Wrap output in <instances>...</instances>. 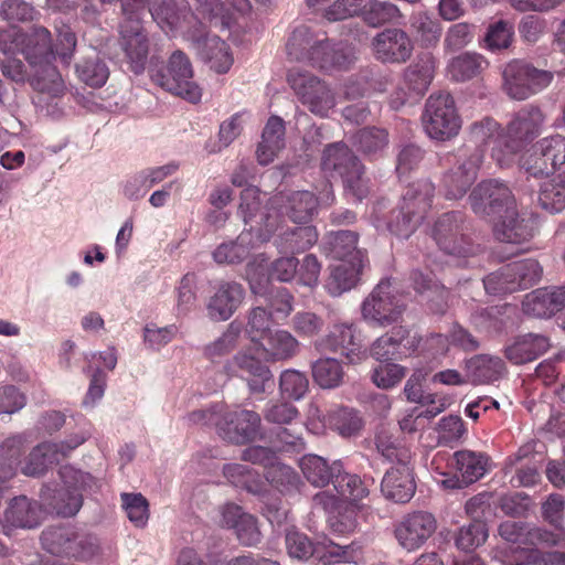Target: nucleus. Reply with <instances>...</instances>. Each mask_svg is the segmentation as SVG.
Masks as SVG:
<instances>
[{
	"label": "nucleus",
	"mask_w": 565,
	"mask_h": 565,
	"mask_svg": "<svg viewBox=\"0 0 565 565\" xmlns=\"http://www.w3.org/2000/svg\"><path fill=\"white\" fill-rule=\"evenodd\" d=\"M408 330L399 327L377 338L371 345V356L380 362L399 360L407 356L415 348V340H409V347L404 343Z\"/></svg>",
	"instance_id": "obj_29"
},
{
	"label": "nucleus",
	"mask_w": 565,
	"mask_h": 565,
	"mask_svg": "<svg viewBox=\"0 0 565 565\" xmlns=\"http://www.w3.org/2000/svg\"><path fill=\"white\" fill-rule=\"evenodd\" d=\"M78 78L92 87L103 86L109 75L108 67L97 57L87 58L76 65Z\"/></svg>",
	"instance_id": "obj_63"
},
{
	"label": "nucleus",
	"mask_w": 565,
	"mask_h": 565,
	"mask_svg": "<svg viewBox=\"0 0 565 565\" xmlns=\"http://www.w3.org/2000/svg\"><path fill=\"white\" fill-rule=\"evenodd\" d=\"M241 333L242 324L231 322L216 340L205 345L204 355L212 362L221 360L237 347Z\"/></svg>",
	"instance_id": "obj_52"
},
{
	"label": "nucleus",
	"mask_w": 565,
	"mask_h": 565,
	"mask_svg": "<svg viewBox=\"0 0 565 565\" xmlns=\"http://www.w3.org/2000/svg\"><path fill=\"white\" fill-rule=\"evenodd\" d=\"M361 18L369 26L379 28L397 21L401 11L396 4L388 1L366 0Z\"/></svg>",
	"instance_id": "obj_49"
},
{
	"label": "nucleus",
	"mask_w": 565,
	"mask_h": 565,
	"mask_svg": "<svg viewBox=\"0 0 565 565\" xmlns=\"http://www.w3.org/2000/svg\"><path fill=\"white\" fill-rule=\"evenodd\" d=\"M537 202L543 210L550 213H558L565 209V172L557 179L542 184Z\"/></svg>",
	"instance_id": "obj_50"
},
{
	"label": "nucleus",
	"mask_w": 565,
	"mask_h": 565,
	"mask_svg": "<svg viewBox=\"0 0 565 565\" xmlns=\"http://www.w3.org/2000/svg\"><path fill=\"white\" fill-rule=\"evenodd\" d=\"M87 431H79L71 435L66 440L61 443H43L29 454L22 472L26 476H41L51 465L60 462L66 458L68 454L84 444L88 438Z\"/></svg>",
	"instance_id": "obj_14"
},
{
	"label": "nucleus",
	"mask_w": 565,
	"mask_h": 565,
	"mask_svg": "<svg viewBox=\"0 0 565 565\" xmlns=\"http://www.w3.org/2000/svg\"><path fill=\"white\" fill-rule=\"evenodd\" d=\"M245 297L243 286L236 281H222L206 303L207 316L213 321H226L238 309Z\"/></svg>",
	"instance_id": "obj_24"
},
{
	"label": "nucleus",
	"mask_w": 565,
	"mask_h": 565,
	"mask_svg": "<svg viewBox=\"0 0 565 565\" xmlns=\"http://www.w3.org/2000/svg\"><path fill=\"white\" fill-rule=\"evenodd\" d=\"M365 262H341L332 266L326 288L328 292L338 297L355 287Z\"/></svg>",
	"instance_id": "obj_41"
},
{
	"label": "nucleus",
	"mask_w": 565,
	"mask_h": 565,
	"mask_svg": "<svg viewBox=\"0 0 565 565\" xmlns=\"http://www.w3.org/2000/svg\"><path fill=\"white\" fill-rule=\"evenodd\" d=\"M493 223L494 237L503 243L521 244L531 239L535 232V222L531 217L520 215L515 209H508L497 216Z\"/></svg>",
	"instance_id": "obj_22"
},
{
	"label": "nucleus",
	"mask_w": 565,
	"mask_h": 565,
	"mask_svg": "<svg viewBox=\"0 0 565 565\" xmlns=\"http://www.w3.org/2000/svg\"><path fill=\"white\" fill-rule=\"evenodd\" d=\"M361 166L358 157L343 142L330 143L323 150L321 168L331 177L338 175L342 179Z\"/></svg>",
	"instance_id": "obj_32"
},
{
	"label": "nucleus",
	"mask_w": 565,
	"mask_h": 565,
	"mask_svg": "<svg viewBox=\"0 0 565 565\" xmlns=\"http://www.w3.org/2000/svg\"><path fill=\"white\" fill-rule=\"evenodd\" d=\"M553 79L548 71L523 61H512L503 70V88L513 99L524 100L547 87Z\"/></svg>",
	"instance_id": "obj_10"
},
{
	"label": "nucleus",
	"mask_w": 565,
	"mask_h": 565,
	"mask_svg": "<svg viewBox=\"0 0 565 565\" xmlns=\"http://www.w3.org/2000/svg\"><path fill=\"white\" fill-rule=\"evenodd\" d=\"M342 468L341 461H333L329 465L328 461L317 455H306L300 460V469L305 478L315 487H324L332 482L334 475Z\"/></svg>",
	"instance_id": "obj_43"
},
{
	"label": "nucleus",
	"mask_w": 565,
	"mask_h": 565,
	"mask_svg": "<svg viewBox=\"0 0 565 565\" xmlns=\"http://www.w3.org/2000/svg\"><path fill=\"white\" fill-rule=\"evenodd\" d=\"M375 57L384 63H405L413 54L414 45L407 33L391 28L377 33L372 40Z\"/></svg>",
	"instance_id": "obj_20"
},
{
	"label": "nucleus",
	"mask_w": 565,
	"mask_h": 565,
	"mask_svg": "<svg viewBox=\"0 0 565 565\" xmlns=\"http://www.w3.org/2000/svg\"><path fill=\"white\" fill-rule=\"evenodd\" d=\"M312 377L322 388H334L343 380V369L335 359H319L311 365Z\"/></svg>",
	"instance_id": "obj_55"
},
{
	"label": "nucleus",
	"mask_w": 565,
	"mask_h": 565,
	"mask_svg": "<svg viewBox=\"0 0 565 565\" xmlns=\"http://www.w3.org/2000/svg\"><path fill=\"white\" fill-rule=\"evenodd\" d=\"M512 472L510 483L513 487H531L539 482V462L532 445H523L507 459L505 473Z\"/></svg>",
	"instance_id": "obj_26"
},
{
	"label": "nucleus",
	"mask_w": 565,
	"mask_h": 565,
	"mask_svg": "<svg viewBox=\"0 0 565 565\" xmlns=\"http://www.w3.org/2000/svg\"><path fill=\"white\" fill-rule=\"evenodd\" d=\"M435 185L429 180H419L407 186L402 206L425 220L431 209Z\"/></svg>",
	"instance_id": "obj_45"
},
{
	"label": "nucleus",
	"mask_w": 565,
	"mask_h": 565,
	"mask_svg": "<svg viewBox=\"0 0 565 565\" xmlns=\"http://www.w3.org/2000/svg\"><path fill=\"white\" fill-rule=\"evenodd\" d=\"M332 484L340 497L351 502H358L369 494V490L361 478L343 471V467L334 475Z\"/></svg>",
	"instance_id": "obj_56"
},
{
	"label": "nucleus",
	"mask_w": 565,
	"mask_h": 565,
	"mask_svg": "<svg viewBox=\"0 0 565 565\" xmlns=\"http://www.w3.org/2000/svg\"><path fill=\"white\" fill-rule=\"evenodd\" d=\"M411 28L424 47L436 46L440 40L441 24L425 12H418L412 17Z\"/></svg>",
	"instance_id": "obj_53"
},
{
	"label": "nucleus",
	"mask_w": 565,
	"mask_h": 565,
	"mask_svg": "<svg viewBox=\"0 0 565 565\" xmlns=\"http://www.w3.org/2000/svg\"><path fill=\"white\" fill-rule=\"evenodd\" d=\"M483 159V150L469 145L447 156L446 161L451 167L444 172L440 180V189L447 200H460L467 194L478 178Z\"/></svg>",
	"instance_id": "obj_2"
},
{
	"label": "nucleus",
	"mask_w": 565,
	"mask_h": 565,
	"mask_svg": "<svg viewBox=\"0 0 565 565\" xmlns=\"http://www.w3.org/2000/svg\"><path fill=\"white\" fill-rule=\"evenodd\" d=\"M386 209L385 201H379L374 204L371 212V218L377 230H387L390 233L399 238H408L424 221L420 216L413 214L404 206L392 210L387 217L384 213Z\"/></svg>",
	"instance_id": "obj_21"
},
{
	"label": "nucleus",
	"mask_w": 565,
	"mask_h": 565,
	"mask_svg": "<svg viewBox=\"0 0 565 565\" xmlns=\"http://www.w3.org/2000/svg\"><path fill=\"white\" fill-rule=\"evenodd\" d=\"M198 52L201 58L220 74L226 73L233 64L230 46L217 35H206L199 40Z\"/></svg>",
	"instance_id": "obj_36"
},
{
	"label": "nucleus",
	"mask_w": 565,
	"mask_h": 565,
	"mask_svg": "<svg viewBox=\"0 0 565 565\" xmlns=\"http://www.w3.org/2000/svg\"><path fill=\"white\" fill-rule=\"evenodd\" d=\"M469 202L476 215L490 222L508 209H512L515 199L504 182L483 180L471 191Z\"/></svg>",
	"instance_id": "obj_11"
},
{
	"label": "nucleus",
	"mask_w": 565,
	"mask_h": 565,
	"mask_svg": "<svg viewBox=\"0 0 565 565\" xmlns=\"http://www.w3.org/2000/svg\"><path fill=\"white\" fill-rule=\"evenodd\" d=\"M544 121L545 116L539 107L526 105L521 108L507 127V151L502 153L500 149H494L492 158L500 166L510 164L513 156L541 134Z\"/></svg>",
	"instance_id": "obj_6"
},
{
	"label": "nucleus",
	"mask_w": 565,
	"mask_h": 565,
	"mask_svg": "<svg viewBox=\"0 0 565 565\" xmlns=\"http://www.w3.org/2000/svg\"><path fill=\"white\" fill-rule=\"evenodd\" d=\"M267 481L280 492L296 490L299 484L297 472L289 466L276 461L265 471Z\"/></svg>",
	"instance_id": "obj_61"
},
{
	"label": "nucleus",
	"mask_w": 565,
	"mask_h": 565,
	"mask_svg": "<svg viewBox=\"0 0 565 565\" xmlns=\"http://www.w3.org/2000/svg\"><path fill=\"white\" fill-rule=\"evenodd\" d=\"M262 344L265 352L276 361L294 356L298 349L297 339L286 330H274L268 332Z\"/></svg>",
	"instance_id": "obj_46"
},
{
	"label": "nucleus",
	"mask_w": 565,
	"mask_h": 565,
	"mask_svg": "<svg viewBox=\"0 0 565 565\" xmlns=\"http://www.w3.org/2000/svg\"><path fill=\"white\" fill-rule=\"evenodd\" d=\"M141 18H122L119 24V45L135 74L143 72L150 49L149 36Z\"/></svg>",
	"instance_id": "obj_13"
},
{
	"label": "nucleus",
	"mask_w": 565,
	"mask_h": 565,
	"mask_svg": "<svg viewBox=\"0 0 565 565\" xmlns=\"http://www.w3.org/2000/svg\"><path fill=\"white\" fill-rule=\"evenodd\" d=\"M565 164V137L553 135L539 140L532 152L524 158L522 168L533 177L554 173Z\"/></svg>",
	"instance_id": "obj_12"
},
{
	"label": "nucleus",
	"mask_w": 565,
	"mask_h": 565,
	"mask_svg": "<svg viewBox=\"0 0 565 565\" xmlns=\"http://www.w3.org/2000/svg\"><path fill=\"white\" fill-rule=\"evenodd\" d=\"M359 235L352 231L330 232L323 241L326 253L341 262H365L364 253L356 247Z\"/></svg>",
	"instance_id": "obj_31"
},
{
	"label": "nucleus",
	"mask_w": 565,
	"mask_h": 565,
	"mask_svg": "<svg viewBox=\"0 0 565 565\" xmlns=\"http://www.w3.org/2000/svg\"><path fill=\"white\" fill-rule=\"evenodd\" d=\"M565 501L561 494H551L542 504V518L554 527L552 533H562L557 545L565 544Z\"/></svg>",
	"instance_id": "obj_57"
},
{
	"label": "nucleus",
	"mask_w": 565,
	"mask_h": 565,
	"mask_svg": "<svg viewBox=\"0 0 565 565\" xmlns=\"http://www.w3.org/2000/svg\"><path fill=\"white\" fill-rule=\"evenodd\" d=\"M319 201L307 190L279 192L270 200V207L291 222L306 224L317 214Z\"/></svg>",
	"instance_id": "obj_17"
},
{
	"label": "nucleus",
	"mask_w": 565,
	"mask_h": 565,
	"mask_svg": "<svg viewBox=\"0 0 565 565\" xmlns=\"http://www.w3.org/2000/svg\"><path fill=\"white\" fill-rule=\"evenodd\" d=\"M4 519L13 526L32 529L40 524L41 509L26 497H17L6 510Z\"/></svg>",
	"instance_id": "obj_44"
},
{
	"label": "nucleus",
	"mask_w": 565,
	"mask_h": 565,
	"mask_svg": "<svg viewBox=\"0 0 565 565\" xmlns=\"http://www.w3.org/2000/svg\"><path fill=\"white\" fill-rule=\"evenodd\" d=\"M150 77L156 85L190 103L201 100L202 90L193 81L192 64L180 50L170 55L166 65L152 67Z\"/></svg>",
	"instance_id": "obj_4"
},
{
	"label": "nucleus",
	"mask_w": 565,
	"mask_h": 565,
	"mask_svg": "<svg viewBox=\"0 0 565 565\" xmlns=\"http://www.w3.org/2000/svg\"><path fill=\"white\" fill-rule=\"evenodd\" d=\"M433 238L446 254L469 256L473 246L463 234V215L461 212H449L441 215L433 228Z\"/></svg>",
	"instance_id": "obj_15"
},
{
	"label": "nucleus",
	"mask_w": 565,
	"mask_h": 565,
	"mask_svg": "<svg viewBox=\"0 0 565 565\" xmlns=\"http://www.w3.org/2000/svg\"><path fill=\"white\" fill-rule=\"evenodd\" d=\"M149 12L159 28L168 33L179 23V12L175 0H147Z\"/></svg>",
	"instance_id": "obj_58"
},
{
	"label": "nucleus",
	"mask_w": 565,
	"mask_h": 565,
	"mask_svg": "<svg viewBox=\"0 0 565 565\" xmlns=\"http://www.w3.org/2000/svg\"><path fill=\"white\" fill-rule=\"evenodd\" d=\"M406 309L403 297L390 279L381 280L362 303V316L374 327L385 328L396 323Z\"/></svg>",
	"instance_id": "obj_7"
},
{
	"label": "nucleus",
	"mask_w": 565,
	"mask_h": 565,
	"mask_svg": "<svg viewBox=\"0 0 565 565\" xmlns=\"http://www.w3.org/2000/svg\"><path fill=\"white\" fill-rule=\"evenodd\" d=\"M469 131L471 141L475 143L473 147H478L484 151L482 146L494 140L497 146L492 149V151L494 149H500L502 153L507 151L505 136L500 135L499 124L494 119L487 117L480 121H475L471 124Z\"/></svg>",
	"instance_id": "obj_51"
},
{
	"label": "nucleus",
	"mask_w": 565,
	"mask_h": 565,
	"mask_svg": "<svg viewBox=\"0 0 565 565\" xmlns=\"http://www.w3.org/2000/svg\"><path fill=\"white\" fill-rule=\"evenodd\" d=\"M488 539V527L483 521H472L459 529L455 537L456 546L470 552L482 545Z\"/></svg>",
	"instance_id": "obj_59"
},
{
	"label": "nucleus",
	"mask_w": 565,
	"mask_h": 565,
	"mask_svg": "<svg viewBox=\"0 0 565 565\" xmlns=\"http://www.w3.org/2000/svg\"><path fill=\"white\" fill-rule=\"evenodd\" d=\"M547 337L535 333H527L515 338L513 343L505 348V358L513 364L532 362L550 348Z\"/></svg>",
	"instance_id": "obj_33"
},
{
	"label": "nucleus",
	"mask_w": 565,
	"mask_h": 565,
	"mask_svg": "<svg viewBox=\"0 0 565 565\" xmlns=\"http://www.w3.org/2000/svg\"><path fill=\"white\" fill-rule=\"evenodd\" d=\"M64 487L54 490L52 494H43V500L57 515L70 518L75 515L83 504L82 491L98 488V480L90 473L64 466L60 469Z\"/></svg>",
	"instance_id": "obj_5"
},
{
	"label": "nucleus",
	"mask_w": 565,
	"mask_h": 565,
	"mask_svg": "<svg viewBox=\"0 0 565 565\" xmlns=\"http://www.w3.org/2000/svg\"><path fill=\"white\" fill-rule=\"evenodd\" d=\"M565 307V287L540 288L525 296L523 312L534 318H548Z\"/></svg>",
	"instance_id": "obj_27"
},
{
	"label": "nucleus",
	"mask_w": 565,
	"mask_h": 565,
	"mask_svg": "<svg viewBox=\"0 0 565 565\" xmlns=\"http://www.w3.org/2000/svg\"><path fill=\"white\" fill-rule=\"evenodd\" d=\"M489 66L484 56L477 52H463L449 60L446 71L449 78L465 83L480 76Z\"/></svg>",
	"instance_id": "obj_34"
},
{
	"label": "nucleus",
	"mask_w": 565,
	"mask_h": 565,
	"mask_svg": "<svg viewBox=\"0 0 565 565\" xmlns=\"http://www.w3.org/2000/svg\"><path fill=\"white\" fill-rule=\"evenodd\" d=\"M423 125L431 139L445 141L458 135L461 121L449 93L433 94L428 97Z\"/></svg>",
	"instance_id": "obj_9"
},
{
	"label": "nucleus",
	"mask_w": 565,
	"mask_h": 565,
	"mask_svg": "<svg viewBox=\"0 0 565 565\" xmlns=\"http://www.w3.org/2000/svg\"><path fill=\"white\" fill-rule=\"evenodd\" d=\"M476 33V25L468 22L451 24L444 38V49L448 52H456L468 46Z\"/></svg>",
	"instance_id": "obj_62"
},
{
	"label": "nucleus",
	"mask_w": 565,
	"mask_h": 565,
	"mask_svg": "<svg viewBox=\"0 0 565 565\" xmlns=\"http://www.w3.org/2000/svg\"><path fill=\"white\" fill-rule=\"evenodd\" d=\"M259 424L260 416L253 411L227 412L224 408L221 437L234 444H244L257 435Z\"/></svg>",
	"instance_id": "obj_25"
},
{
	"label": "nucleus",
	"mask_w": 565,
	"mask_h": 565,
	"mask_svg": "<svg viewBox=\"0 0 565 565\" xmlns=\"http://www.w3.org/2000/svg\"><path fill=\"white\" fill-rule=\"evenodd\" d=\"M254 248L253 226L243 231L235 241L220 244L213 252L217 264H238L245 260Z\"/></svg>",
	"instance_id": "obj_42"
},
{
	"label": "nucleus",
	"mask_w": 565,
	"mask_h": 565,
	"mask_svg": "<svg viewBox=\"0 0 565 565\" xmlns=\"http://www.w3.org/2000/svg\"><path fill=\"white\" fill-rule=\"evenodd\" d=\"M323 343L331 351L340 352L351 363L361 359L362 338L354 324H334Z\"/></svg>",
	"instance_id": "obj_30"
},
{
	"label": "nucleus",
	"mask_w": 565,
	"mask_h": 565,
	"mask_svg": "<svg viewBox=\"0 0 565 565\" xmlns=\"http://www.w3.org/2000/svg\"><path fill=\"white\" fill-rule=\"evenodd\" d=\"M25 57L30 64H40L32 79V86L40 93L39 103L44 102V95L57 97L64 92L62 77L49 57L53 54L51 34L45 28H35L29 39Z\"/></svg>",
	"instance_id": "obj_3"
},
{
	"label": "nucleus",
	"mask_w": 565,
	"mask_h": 565,
	"mask_svg": "<svg viewBox=\"0 0 565 565\" xmlns=\"http://www.w3.org/2000/svg\"><path fill=\"white\" fill-rule=\"evenodd\" d=\"M318 241V232L315 226L288 227L281 231L274 244L280 253H302L312 247Z\"/></svg>",
	"instance_id": "obj_37"
},
{
	"label": "nucleus",
	"mask_w": 565,
	"mask_h": 565,
	"mask_svg": "<svg viewBox=\"0 0 565 565\" xmlns=\"http://www.w3.org/2000/svg\"><path fill=\"white\" fill-rule=\"evenodd\" d=\"M287 79L299 102L310 113L326 117L335 106V96L331 87L317 75L292 68L289 71Z\"/></svg>",
	"instance_id": "obj_8"
},
{
	"label": "nucleus",
	"mask_w": 565,
	"mask_h": 565,
	"mask_svg": "<svg viewBox=\"0 0 565 565\" xmlns=\"http://www.w3.org/2000/svg\"><path fill=\"white\" fill-rule=\"evenodd\" d=\"M286 51L290 60L324 72L347 70L353 62V56L342 43L307 25L294 29L286 43Z\"/></svg>",
	"instance_id": "obj_1"
},
{
	"label": "nucleus",
	"mask_w": 565,
	"mask_h": 565,
	"mask_svg": "<svg viewBox=\"0 0 565 565\" xmlns=\"http://www.w3.org/2000/svg\"><path fill=\"white\" fill-rule=\"evenodd\" d=\"M381 490L388 500L396 503L408 502L416 490L411 466L401 463L387 470L382 480Z\"/></svg>",
	"instance_id": "obj_28"
},
{
	"label": "nucleus",
	"mask_w": 565,
	"mask_h": 565,
	"mask_svg": "<svg viewBox=\"0 0 565 565\" xmlns=\"http://www.w3.org/2000/svg\"><path fill=\"white\" fill-rule=\"evenodd\" d=\"M505 266L508 277L514 282L515 291L526 289L536 284L542 275V267L535 259H521Z\"/></svg>",
	"instance_id": "obj_47"
},
{
	"label": "nucleus",
	"mask_w": 565,
	"mask_h": 565,
	"mask_svg": "<svg viewBox=\"0 0 565 565\" xmlns=\"http://www.w3.org/2000/svg\"><path fill=\"white\" fill-rule=\"evenodd\" d=\"M354 142L363 153H377L387 147L388 134L383 128L366 127L355 134Z\"/></svg>",
	"instance_id": "obj_60"
},
{
	"label": "nucleus",
	"mask_w": 565,
	"mask_h": 565,
	"mask_svg": "<svg viewBox=\"0 0 565 565\" xmlns=\"http://www.w3.org/2000/svg\"><path fill=\"white\" fill-rule=\"evenodd\" d=\"M330 428L342 437H352L360 434L364 422L360 413L353 408L340 407L328 415Z\"/></svg>",
	"instance_id": "obj_48"
},
{
	"label": "nucleus",
	"mask_w": 565,
	"mask_h": 565,
	"mask_svg": "<svg viewBox=\"0 0 565 565\" xmlns=\"http://www.w3.org/2000/svg\"><path fill=\"white\" fill-rule=\"evenodd\" d=\"M224 371L231 376L245 379L253 393H263L273 383L270 370L245 351L237 352L228 360L224 364Z\"/></svg>",
	"instance_id": "obj_19"
},
{
	"label": "nucleus",
	"mask_w": 565,
	"mask_h": 565,
	"mask_svg": "<svg viewBox=\"0 0 565 565\" xmlns=\"http://www.w3.org/2000/svg\"><path fill=\"white\" fill-rule=\"evenodd\" d=\"M285 126L281 118L273 116L268 119L258 145L256 154L260 164H268L285 147Z\"/></svg>",
	"instance_id": "obj_40"
},
{
	"label": "nucleus",
	"mask_w": 565,
	"mask_h": 565,
	"mask_svg": "<svg viewBox=\"0 0 565 565\" xmlns=\"http://www.w3.org/2000/svg\"><path fill=\"white\" fill-rule=\"evenodd\" d=\"M452 466L459 476L458 487L468 486L486 475L488 457L482 452L459 450L454 454Z\"/></svg>",
	"instance_id": "obj_35"
},
{
	"label": "nucleus",
	"mask_w": 565,
	"mask_h": 565,
	"mask_svg": "<svg viewBox=\"0 0 565 565\" xmlns=\"http://www.w3.org/2000/svg\"><path fill=\"white\" fill-rule=\"evenodd\" d=\"M260 211L262 200L258 190L255 188L245 189L241 194L238 213L246 225L250 224L252 227L254 222L259 225L257 228L258 238L266 242L278 230V220L270 213L263 214ZM254 230L255 227H253Z\"/></svg>",
	"instance_id": "obj_23"
},
{
	"label": "nucleus",
	"mask_w": 565,
	"mask_h": 565,
	"mask_svg": "<svg viewBox=\"0 0 565 565\" xmlns=\"http://www.w3.org/2000/svg\"><path fill=\"white\" fill-rule=\"evenodd\" d=\"M279 387L284 395L298 401L308 392L309 381L305 373L286 370L280 374Z\"/></svg>",
	"instance_id": "obj_64"
},
{
	"label": "nucleus",
	"mask_w": 565,
	"mask_h": 565,
	"mask_svg": "<svg viewBox=\"0 0 565 565\" xmlns=\"http://www.w3.org/2000/svg\"><path fill=\"white\" fill-rule=\"evenodd\" d=\"M498 533L508 543L524 546H557L562 533L524 521H504L500 523Z\"/></svg>",
	"instance_id": "obj_18"
},
{
	"label": "nucleus",
	"mask_w": 565,
	"mask_h": 565,
	"mask_svg": "<svg viewBox=\"0 0 565 565\" xmlns=\"http://www.w3.org/2000/svg\"><path fill=\"white\" fill-rule=\"evenodd\" d=\"M74 533L72 527H47L41 535L43 548L52 555L68 557Z\"/></svg>",
	"instance_id": "obj_54"
},
{
	"label": "nucleus",
	"mask_w": 565,
	"mask_h": 565,
	"mask_svg": "<svg viewBox=\"0 0 565 565\" xmlns=\"http://www.w3.org/2000/svg\"><path fill=\"white\" fill-rule=\"evenodd\" d=\"M435 70V58L431 54L423 55L416 63L411 64L401 79L409 92H413L415 99L425 94L431 83Z\"/></svg>",
	"instance_id": "obj_39"
},
{
	"label": "nucleus",
	"mask_w": 565,
	"mask_h": 565,
	"mask_svg": "<svg viewBox=\"0 0 565 565\" xmlns=\"http://www.w3.org/2000/svg\"><path fill=\"white\" fill-rule=\"evenodd\" d=\"M437 521L435 516L425 511L406 514L394 529L398 545L407 552L420 548L435 533Z\"/></svg>",
	"instance_id": "obj_16"
},
{
	"label": "nucleus",
	"mask_w": 565,
	"mask_h": 565,
	"mask_svg": "<svg viewBox=\"0 0 565 565\" xmlns=\"http://www.w3.org/2000/svg\"><path fill=\"white\" fill-rule=\"evenodd\" d=\"M467 381L489 383L499 380L504 371V362L499 356L478 354L466 361Z\"/></svg>",
	"instance_id": "obj_38"
}]
</instances>
